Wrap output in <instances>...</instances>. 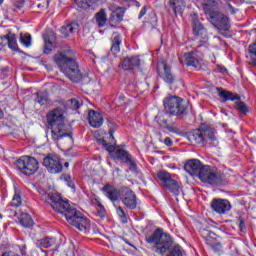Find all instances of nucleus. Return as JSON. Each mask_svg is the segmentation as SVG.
Returning <instances> with one entry per match:
<instances>
[{
  "label": "nucleus",
  "mask_w": 256,
  "mask_h": 256,
  "mask_svg": "<svg viewBox=\"0 0 256 256\" xmlns=\"http://www.w3.org/2000/svg\"><path fill=\"white\" fill-rule=\"evenodd\" d=\"M48 129L50 130V139L62 147L65 151L73 149V136L71 135V126L63 117V109L55 108L47 114Z\"/></svg>",
  "instance_id": "1"
},
{
  "label": "nucleus",
  "mask_w": 256,
  "mask_h": 256,
  "mask_svg": "<svg viewBox=\"0 0 256 256\" xmlns=\"http://www.w3.org/2000/svg\"><path fill=\"white\" fill-rule=\"evenodd\" d=\"M46 201L56 213L64 215L66 221L73 225V227H76V229H79V231H87L89 229V219L75 207L71 206L68 201H64L59 195L47 194Z\"/></svg>",
  "instance_id": "2"
},
{
  "label": "nucleus",
  "mask_w": 256,
  "mask_h": 256,
  "mask_svg": "<svg viewBox=\"0 0 256 256\" xmlns=\"http://www.w3.org/2000/svg\"><path fill=\"white\" fill-rule=\"evenodd\" d=\"M54 61L64 75L73 83H79L83 79H87V76L83 75L79 70V64L75 60V52L73 50L63 51L54 55Z\"/></svg>",
  "instance_id": "3"
},
{
  "label": "nucleus",
  "mask_w": 256,
  "mask_h": 256,
  "mask_svg": "<svg viewBox=\"0 0 256 256\" xmlns=\"http://www.w3.org/2000/svg\"><path fill=\"white\" fill-rule=\"evenodd\" d=\"M146 241L149 244H155V252L160 255H165V252L173 247V238L168 233H163L161 228L156 229L152 235L146 236Z\"/></svg>",
  "instance_id": "4"
},
{
  "label": "nucleus",
  "mask_w": 256,
  "mask_h": 256,
  "mask_svg": "<svg viewBox=\"0 0 256 256\" xmlns=\"http://www.w3.org/2000/svg\"><path fill=\"white\" fill-rule=\"evenodd\" d=\"M164 109L168 115L174 117H181V115H187L189 111V102L183 100L179 96L166 97L163 100Z\"/></svg>",
  "instance_id": "5"
},
{
  "label": "nucleus",
  "mask_w": 256,
  "mask_h": 256,
  "mask_svg": "<svg viewBox=\"0 0 256 256\" xmlns=\"http://www.w3.org/2000/svg\"><path fill=\"white\" fill-rule=\"evenodd\" d=\"M198 178L202 183L219 187L223 185V173L217 171V168L209 165H204L198 174Z\"/></svg>",
  "instance_id": "6"
},
{
  "label": "nucleus",
  "mask_w": 256,
  "mask_h": 256,
  "mask_svg": "<svg viewBox=\"0 0 256 256\" xmlns=\"http://www.w3.org/2000/svg\"><path fill=\"white\" fill-rule=\"evenodd\" d=\"M16 167L23 175L31 177V175H35V173H37V170L39 169V162H37V159L34 157L22 156L17 160Z\"/></svg>",
  "instance_id": "7"
},
{
  "label": "nucleus",
  "mask_w": 256,
  "mask_h": 256,
  "mask_svg": "<svg viewBox=\"0 0 256 256\" xmlns=\"http://www.w3.org/2000/svg\"><path fill=\"white\" fill-rule=\"evenodd\" d=\"M109 135H110V139H112L111 144H108L107 141L102 140V145L103 147H105L106 151H108V153H114V159H118L119 161H121L122 163H128L133 156L131 154H129L126 150L123 149H117L115 150V137L113 136V130L109 131Z\"/></svg>",
  "instance_id": "8"
},
{
  "label": "nucleus",
  "mask_w": 256,
  "mask_h": 256,
  "mask_svg": "<svg viewBox=\"0 0 256 256\" xmlns=\"http://www.w3.org/2000/svg\"><path fill=\"white\" fill-rule=\"evenodd\" d=\"M120 200L127 209H137V195L129 187L120 188Z\"/></svg>",
  "instance_id": "9"
},
{
  "label": "nucleus",
  "mask_w": 256,
  "mask_h": 256,
  "mask_svg": "<svg viewBox=\"0 0 256 256\" xmlns=\"http://www.w3.org/2000/svg\"><path fill=\"white\" fill-rule=\"evenodd\" d=\"M43 165L49 173H61L63 171V164L57 155L49 154L43 158Z\"/></svg>",
  "instance_id": "10"
},
{
  "label": "nucleus",
  "mask_w": 256,
  "mask_h": 256,
  "mask_svg": "<svg viewBox=\"0 0 256 256\" xmlns=\"http://www.w3.org/2000/svg\"><path fill=\"white\" fill-rule=\"evenodd\" d=\"M210 205L213 211H215V213H219V215H225V213L231 211V203L229 200L213 199Z\"/></svg>",
  "instance_id": "11"
},
{
  "label": "nucleus",
  "mask_w": 256,
  "mask_h": 256,
  "mask_svg": "<svg viewBox=\"0 0 256 256\" xmlns=\"http://www.w3.org/2000/svg\"><path fill=\"white\" fill-rule=\"evenodd\" d=\"M159 76L165 83H173L175 81V76L171 72V67L167 65V62L162 61L158 64Z\"/></svg>",
  "instance_id": "12"
},
{
  "label": "nucleus",
  "mask_w": 256,
  "mask_h": 256,
  "mask_svg": "<svg viewBox=\"0 0 256 256\" xmlns=\"http://www.w3.org/2000/svg\"><path fill=\"white\" fill-rule=\"evenodd\" d=\"M205 165L201 163L197 159L188 160L185 165L184 169L186 172H188L189 175H192L194 177H199V174L201 173V170L203 169Z\"/></svg>",
  "instance_id": "13"
},
{
  "label": "nucleus",
  "mask_w": 256,
  "mask_h": 256,
  "mask_svg": "<svg viewBox=\"0 0 256 256\" xmlns=\"http://www.w3.org/2000/svg\"><path fill=\"white\" fill-rule=\"evenodd\" d=\"M193 33L199 41L202 43H207V39H209V35L207 34V29L199 22V20H193Z\"/></svg>",
  "instance_id": "14"
},
{
  "label": "nucleus",
  "mask_w": 256,
  "mask_h": 256,
  "mask_svg": "<svg viewBox=\"0 0 256 256\" xmlns=\"http://www.w3.org/2000/svg\"><path fill=\"white\" fill-rule=\"evenodd\" d=\"M183 61L187 67H193L196 71H200L201 59L197 58V52H188L184 54Z\"/></svg>",
  "instance_id": "15"
},
{
  "label": "nucleus",
  "mask_w": 256,
  "mask_h": 256,
  "mask_svg": "<svg viewBox=\"0 0 256 256\" xmlns=\"http://www.w3.org/2000/svg\"><path fill=\"white\" fill-rule=\"evenodd\" d=\"M141 67V59L139 56L125 57L122 60V68L124 71H129L131 69H139Z\"/></svg>",
  "instance_id": "16"
},
{
  "label": "nucleus",
  "mask_w": 256,
  "mask_h": 256,
  "mask_svg": "<svg viewBox=\"0 0 256 256\" xmlns=\"http://www.w3.org/2000/svg\"><path fill=\"white\" fill-rule=\"evenodd\" d=\"M203 9L206 15L213 20V18L220 13L219 12V4L214 0H207L203 5Z\"/></svg>",
  "instance_id": "17"
},
{
  "label": "nucleus",
  "mask_w": 256,
  "mask_h": 256,
  "mask_svg": "<svg viewBox=\"0 0 256 256\" xmlns=\"http://www.w3.org/2000/svg\"><path fill=\"white\" fill-rule=\"evenodd\" d=\"M102 191L110 201H119L121 199V189L118 190L111 184H106L102 188Z\"/></svg>",
  "instance_id": "18"
},
{
  "label": "nucleus",
  "mask_w": 256,
  "mask_h": 256,
  "mask_svg": "<svg viewBox=\"0 0 256 256\" xmlns=\"http://www.w3.org/2000/svg\"><path fill=\"white\" fill-rule=\"evenodd\" d=\"M88 121L91 127H94V129H99L101 125H103V116H101V113L90 110L88 112Z\"/></svg>",
  "instance_id": "19"
},
{
  "label": "nucleus",
  "mask_w": 256,
  "mask_h": 256,
  "mask_svg": "<svg viewBox=\"0 0 256 256\" xmlns=\"http://www.w3.org/2000/svg\"><path fill=\"white\" fill-rule=\"evenodd\" d=\"M121 42H122V39H121V34L117 33V32H114L112 34V37H111V49H110V53H112V55H118L121 51Z\"/></svg>",
  "instance_id": "20"
},
{
  "label": "nucleus",
  "mask_w": 256,
  "mask_h": 256,
  "mask_svg": "<svg viewBox=\"0 0 256 256\" xmlns=\"http://www.w3.org/2000/svg\"><path fill=\"white\" fill-rule=\"evenodd\" d=\"M189 141H191V143L194 145H200L203 147V145H205V133L203 130H194L189 135Z\"/></svg>",
  "instance_id": "21"
},
{
  "label": "nucleus",
  "mask_w": 256,
  "mask_h": 256,
  "mask_svg": "<svg viewBox=\"0 0 256 256\" xmlns=\"http://www.w3.org/2000/svg\"><path fill=\"white\" fill-rule=\"evenodd\" d=\"M211 22L220 27V29H223V31L229 29V17L223 15L221 12L218 13Z\"/></svg>",
  "instance_id": "22"
},
{
  "label": "nucleus",
  "mask_w": 256,
  "mask_h": 256,
  "mask_svg": "<svg viewBox=\"0 0 256 256\" xmlns=\"http://www.w3.org/2000/svg\"><path fill=\"white\" fill-rule=\"evenodd\" d=\"M78 31L79 24H77L76 22L66 24L60 28V33H62L64 37H69L73 35V33H77Z\"/></svg>",
  "instance_id": "23"
},
{
  "label": "nucleus",
  "mask_w": 256,
  "mask_h": 256,
  "mask_svg": "<svg viewBox=\"0 0 256 256\" xmlns=\"http://www.w3.org/2000/svg\"><path fill=\"white\" fill-rule=\"evenodd\" d=\"M170 7L175 15H183V7H185V0H170Z\"/></svg>",
  "instance_id": "24"
},
{
  "label": "nucleus",
  "mask_w": 256,
  "mask_h": 256,
  "mask_svg": "<svg viewBox=\"0 0 256 256\" xmlns=\"http://www.w3.org/2000/svg\"><path fill=\"white\" fill-rule=\"evenodd\" d=\"M217 90L219 97L224 99V101H239L240 99L239 95L233 94L232 92L223 90L221 88H217Z\"/></svg>",
  "instance_id": "25"
},
{
  "label": "nucleus",
  "mask_w": 256,
  "mask_h": 256,
  "mask_svg": "<svg viewBox=\"0 0 256 256\" xmlns=\"http://www.w3.org/2000/svg\"><path fill=\"white\" fill-rule=\"evenodd\" d=\"M20 225L22 227H33V218L27 212H21L18 217Z\"/></svg>",
  "instance_id": "26"
},
{
  "label": "nucleus",
  "mask_w": 256,
  "mask_h": 256,
  "mask_svg": "<svg viewBox=\"0 0 256 256\" xmlns=\"http://www.w3.org/2000/svg\"><path fill=\"white\" fill-rule=\"evenodd\" d=\"M200 235L204 239L206 245H213V240L215 239V233L203 228V229H200Z\"/></svg>",
  "instance_id": "27"
},
{
  "label": "nucleus",
  "mask_w": 256,
  "mask_h": 256,
  "mask_svg": "<svg viewBox=\"0 0 256 256\" xmlns=\"http://www.w3.org/2000/svg\"><path fill=\"white\" fill-rule=\"evenodd\" d=\"M95 19L99 28L105 27L107 24V13L105 12V9H101L99 12H97Z\"/></svg>",
  "instance_id": "28"
},
{
  "label": "nucleus",
  "mask_w": 256,
  "mask_h": 256,
  "mask_svg": "<svg viewBox=\"0 0 256 256\" xmlns=\"http://www.w3.org/2000/svg\"><path fill=\"white\" fill-rule=\"evenodd\" d=\"M248 57L250 59L249 65L256 69V42L248 46Z\"/></svg>",
  "instance_id": "29"
},
{
  "label": "nucleus",
  "mask_w": 256,
  "mask_h": 256,
  "mask_svg": "<svg viewBox=\"0 0 256 256\" xmlns=\"http://www.w3.org/2000/svg\"><path fill=\"white\" fill-rule=\"evenodd\" d=\"M170 193H173L174 195H179L181 193V186L179 185V182L175 180H170L168 184L164 186Z\"/></svg>",
  "instance_id": "30"
},
{
  "label": "nucleus",
  "mask_w": 256,
  "mask_h": 256,
  "mask_svg": "<svg viewBox=\"0 0 256 256\" xmlns=\"http://www.w3.org/2000/svg\"><path fill=\"white\" fill-rule=\"evenodd\" d=\"M105 0H75L76 5L80 9H89L93 3H103Z\"/></svg>",
  "instance_id": "31"
},
{
  "label": "nucleus",
  "mask_w": 256,
  "mask_h": 256,
  "mask_svg": "<svg viewBox=\"0 0 256 256\" xmlns=\"http://www.w3.org/2000/svg\"><path fill=\"white\" fill-rule=\"evenodd\" d=\"M22 199H21V190L17 187H14V196L10 203L11 207H21Z\"/></svg>",
  "instance_id": "32"
},
{
  "label": "nucleus",
  "mask_w": 256,
  "mask_h": 256,
  "mask_svg": "<svg viewBox=\"0 0 256 256\" xmlns=\"http://www.w3.org/2000/svg\"><path fill=\"white\" fill-rule=\"evenodd\" d=\"M167 117H169V113H163V112H160L158 113V115L156 116V122L158 123V125H160V127H167V125L169 124L167 122Z\"/></svg>",
  "instance_id": "33"
},
{
  "label": "nucleus",
  "mask_w": 256,
  "mask_h": 256,
  "mask_svg": "<svg viewBox=\"0 0 256 256\" xmlns=\"http://www.w3.org/2000/svg\"><path fill=\"white\" fill-rule=\"evenodd\" d=\"M157 177L160 179L164 187L169 183V181L173 180L171 179V174H169L167 171L158 172Z\"/></svg>",
  "instance_id": "34"
},
{
  "label": "nucleus",
  "mask_w": 256,
  "mask_h": 256,
  "mask_svg": "<svg viewBox=\"0 0 256 256\" xmlns=\"http://www.w3.org/2000/svg\"><path fill=\"white\" fill-rule=\"evenodd\" d=\"M6 39L8 41V47L12 49V51H17V49H19V46L17 45V36H15V34L6 36Z\"/></svg>",
  "instance_id": "35"
},
{
  "label": "nucleus",
  "mask_w": 256,
  "mask_h": 256,
  "mask_svg": "<svg viewBox=\"0 0 256 256\" xmlns=\"http://www.w3.org/2000/svg\"><path fill=\"white\" fill-rule=\"evenodd\" d=\"M148 22H146V26L150 27L151 29H155L157 27V14L155 12H150L148 14Z\"/></svg>",
  "instance_id": "36"
},
{
  "label": "nucleus",
  "mask_w": 256,
  "mask_h": 256,
  "mask_svg": "<svg viewBox=\"0 0 256 256\" xmlns=\"http://www.w3.org/2000/svg\"><path fill=\"white\" fill-rule=\"evenodd\" d=\"M124 15L123 11L117 10L111 14L110 21H114V23L118 24L120 21H123Z\"/></svg>",
  "instance_id": "37"
},
{
  "label": "nucleus",
  "mask_w": 256,
  "mask_h": 256,
  "mask_svg": "<svg viewBox=\"0 0 256 256\" xmlns=\"http://www.w3.org/2000/svg\"><path fill=\"white\" fill-rule=\"evenodd\" d=\"M54 244V238L46 237L40 240V247H43L44 249H49V247H53Z\"/></svg>",
  "instance_id": "38"
},
{
  "label": "nucleus",
  "mask_w": 256,
  "mask_h": 256,
  "mask_svg": "<svg viewBox=\"0 0 256 256\" xmlns=\"http://www.w3.org/2000/svg\"><path fill=\"white\" fill-rule=\"evenodd\" d=\"M44 53L46 55H49V53H51V51H53V43L51 42V40L45 36L44 37Z\"/></svg>",
  "instance_id": "39"
},
{
  "label": "nucleus",
  "mask_w": 256,
  "mask_h": 256,
  "mask_svg": "<svg viewBox=\"0 0 256 256\" xmlns=\"http://www.w3.org/2000/svg\"><path fill=\"white\" fill-rule=\"evenodd\" d=\"M20 43L24 47H29L31 45V34H20Z\"/></svg>",
  "instance_id": "40"
},
{
  "label": "nucleus",
  "mask_w": 256,
  "mask_h": 256,
  "mask_svg": "<svg viewBox=\"0 0 256 256\" xmlns=\"http://www.w3.org/2000/svg\"><path fill=\"white\" fill-rule=\"evenodd\" d=\"M126 165L129 166V170L132 173H135L136 175L140 173V170L137 167V163L135 162V159H133V157L129 160V162Z\"/></svg>",
  "instance_id": "41"
},
{
  "label": "nucleus",
  "mask_w": 256,
  "mask_h": 256,
  "mask_svg": "<svg viewBox=\"0 0 256 256\" xmlns=\"http://www.w3.org/2000/svg\"><path fill=\"white\" fill-rule=\"evenodd\" d=\"M168 256H183V248L179 244L175 245Z\"/></svg>",
  "instance_id": "42"
},
{
  "label": "nucleus",
  "mask_w": 256,
  "mask_h": 256,
  "mask_svg": "<svg viewBox=\"0 0 256 256\" xmlns=\"http://www.w3.org/2000/svg\"><path fill=\"white\" fill-rule=\"evenodd\" d=\"M36 103H39V105H45L47 103V94L43 92L36 93Z\"/></svg>",
  "instance_id": "43"
},
{
  "label": "nucleus",
  "mask_w": 256,
  "mask_h": 256,
  "mask_svg": "<svg viewBox=\"0 0 256 256\" xmlns=\"http://www.w3.org/2000/svg\"><path fill=\"white\" fill-rule=\"evenodd\" d=\"M236 108L238 111H240V113H243L244 115L245 113H249V108H247V104H245V102H236Z\"/></svg>",
  "instance_id": "44"
},
{
  "label": "nucleus",
  "mask_w": 256,
  "mask_h": 256,
  "mask_svg": "<svg viewBox=\"0 0 256 256\" xmlns=\"http://www.w3.org/2000/svg\"><path fill=\"white\" fill-rule=\"evenodd\" d=\"M204 134V141H215L217 138L215 137V134H213V132L209 131V130H204L203 131Z\"/></svg>",
  "instance_id": "45"
},
{
  "label": "nucleus",
  "mask_w": 256,
  "mask_h": 256,
  "mask_svg": "<svg viewBox=\"0 0 256 256\" xmlns=\"http://www.w3.org/2000/svg\"><path fill=\"white\" fill-rule=\"evenodd\" d=\"M209 247H211V249H213V251H215L216 253H219L222 249L221 247V243L217 242V240L214 238L212 244H208Z\"/></svg>",
  "instance_id": "46"
},
{
  "label": "nucleus",
  "mask_w": 256,
  "mask_h": 256,
  "mask_svg": "<svg viewBox=\"0 0 256 256\" xmlns=\"http://www.w3.org/2000/svg\"><path fill=\"white\" fill-rule=\"evenodd\" d=\"M25 7V0H18L14 3V10L21 11Z\"/></svg>",
  "instance_id": "47"
},
{
  "label": "nucleus",
  "mask_w": 256,
  "mask_h": 256,
  "mask_svg": "<svg viewBox=\"0 0 256 256\" xmlns=\"http://www.w3.org/2000/svg\"><path fill=\"white\" fill-rule=\"evenodd\" d=\"M70 107L71 109H73V111H76V109H79V107H81V102H79L77 99H71Z\"/></svg>",
  "instance_id": "48"
},
{
  "label": "nucleus",
  "mask_w": 256,
  "mask_h": 256,
  "mask_svg": "<svg viewBox=\"0 0 256 256\" xmlns=\"http://www.w3.org/2000/svg\"><path fill=\"white\" fill-rule=\"evenodd\" d=\"M116 213L119 215V217H121V219H127V214L125 213V210H123V207L118 206L116 208Z\"/></svg>",
  "instance_id": "49"
},
{
  "label": "nucleus",
  "mask_w": 256,
  "mask_h": 256,
  "mask_svg": "<svg viewBox=\"0 0 256 256\" xmlns=\"http://www.w3.org/2000/svg\"><path fill=\"white\" fill-rule=\"evenodd\" d=\"M97 215H98V217L105 216V207H103L100 202H98Z\"/></svg>",
  "instance_id": "50"
},
{
  "label": "nucleus",
  "mask_w": 256,
  "mask_h": 256,
  "mask_svg": "<svg viewBox=\"0 0 256 256\" xmlns=\"http://www.w3.org/2000/svg\"><path fill=\"white\" fill-rule=\"evenodd\" d=\"M238 225H239L240 231H245L246 229L245 218H243V216L238 217Z\"/></svg>",
  "instance_id": "51"
},
{
  "label": "nucleus",
  "mask_w": 256,
  "mask_h": 256,
  "mask_svg": "<svg viewBox=\"0 0 256 256\" xmlns=\"http://www.w3.org/2000/svg\"><path fill=\"white\" fill-rule=\"evenodd\" d=\"M145 15H147V6H144L141 9L140 14L138 16V19H143V17H145Z\"/></svg>",
  "instance_id": "52"
},
{
  "label": "nucleus",
  "mask_w": 256,
  "mask_h": 256,
  "mask_svg": "<svg viewBox=\"0 0 256 256\" xmlns=\"http://www.w3.org/2000/svg\"><path fill=\"white\" fill-rule=\"evenodd\" d=\"M227 7H228V11H230L232 15H235V13H237V10L233 7V5H231L230 2H227Z\"/></svg>",
  "instance_id": "53"
},
{
  "label": "nucleus",
  "mask_w": 256,
  "mask_h": 256,
  "mask_svg": "<svg viewBox=\"0 0 256 256\" xmlns=\"http://www.w3.org/2000/svg\"><path fill=\"white\" fill-rule=\"evenodd\" d=\"M164 144H166L167 147H172V145H173V140H171L170 137H166V138L164 139Z\"/></svg>",
  "instance_id": "54"
},
{
  "label": "nucleus",
  "mask_w": 256,
  "mask_h": 256,
  "mask_svg": "<svg viewBox=\"0 0 256 256\" xmlns=\"http://www.w3.org/2000/svg\"><path fill=\"white\" fill-rule=\"evenodd\" d=\"M164 129H167L168 131H170V133H177V128L170 126L169 124H167Z\"/></svg>",
  "instance_id": "55"
},
{
  "label": "nucleus",
  "mask_w": 256,
  "mask_h": 256,
  "mask_svg": "<svg viewBox=\"0 0 256 256\" xmlns=\"http://www.w3.org/2000/svg\"><path fill=\"white\" fill-rule=\"evenodd\" d=\"M20 253L23 256L27 255V246L26 245H23L22 247H20Z\"/></svg>",
  "instance_id": "56"
},
{
  "label": "nucleus",
  "mask_w": 256,
  "mask_h": 256,
  "mask_svg": "<svg viewBox=\"0 0 256 256\" xmlns=\"http://www.w3.org/2000/svg\"><path fill=\"white\" fill-rule=\"evenodd\" d=\"M207 51V47L203 44L197 46V52Z\"/></svg>",
  "instance_id": "57"
},
{
  "label": "nucleus",
  "mask_w": 256,
  "mask_h": 256,
  "mask_svg": "<svg viewBox=\"0 0 256 256\" xmlns=\"http://www.w3.org/2000/svg\"><path fill=\"white\" fill-rule=\"evenodd\" d=\"M2 256H20L19 254L15 253V252H4L2 254Z\"/></svg>",
  "instance_id": "58"
},
{
  "label": "nucleus",
  "mask_w": 256,
  "mask_h": 256,
  "mask_svg": "<svg viewBox=\"0 0 256 256\" xmlns=\"http://www.w3.org/2000/svg\"><path fill=\"white\" fill-rule=\"evenodd\" d=\"M216 69L219 71V73H227V68L223 66H217Z\"/></svg>",
  "instance_id": "59"
},
{
  "label": "nucleus",
  "mask_w": 256,
  "mask_h": 256,
  "mask_svg": "<svg viewBox=\"0 0 256 256\" xmlns=\"http://www.w3.org/2000/svg\"><path fill=\"white\" fill-rule=\"evenodd\" d=\"M39 193H40V195H44V199H45V201H47V193H45V191L44 190H39Z\"/></svg>",
  "instance_id": "60"
},
{
  "label": "nucleus",
  "mask_w": 256,
  "mask_h": 256,
  "mask_svg": "<svg viewBox=\"0 0 256 256\" xmlns=\"http://www.w3.org/2000/svg\"><path fill=\"white\" fill-rule=\"evenodd\" d=\"M3 116H4L3 110L0 109V119H3Z\"/></svg>",
  "instance_id": "61"
},
{
  "label": "nucleus",
  "mask_w": 256,
  "mask_h": 256,
  "mask_svg": "<svg viewBox=\"0 0 256 256\" xmlns=\"http://www.w3.org/2000/svg\"><path fill=\"white\" fill-rule=\"evenodd\" d=\"M125 100V96H120L118 101H124Z\"/></svg>",
  "instance_id": "62"
},
{
  "label": "nucleus",
  "mask_w": 256,
  "mask_h": 256,
  "mask_svg": "<svg viewBox=\"0 0 256 256\" xmlns=\"http://www.w3.org/2000/svg\"><path fill=\"white\" fill-rule=\"evenodd\" d=\"M135 5H136L137 7H141V3H139V2H135Z\"/></svg>",
  "instance_id": "63"
},
{
  "label": "nucleus",
  "mask_w": 256,
  "mask_h": 256,
  "mask_svg": "<svg viewBox=\"0 0 256 256\" xmlns=\"http://www.w3.org/2000/svg\"><path fill=\"white\" fill-rule=\"evenodd\" d=\"M64 167H66V168L69 167V162H65Z\"/></svg>",
  "instance_id": "64"
}]
</instances>
